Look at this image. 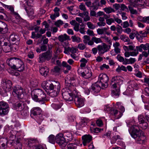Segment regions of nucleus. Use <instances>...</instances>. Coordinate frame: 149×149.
<instances>
[{
	"mask_svg": "<svg viewBox=\"0 0 149 149\" xmlns=\"http://www.w3.org/2000/svg\"><path fill=\"white\" fill-rule=\"evenodd\" d=\"M92 137L89 134L85 135L82 137L83 144L84 146L87 145L91 141Z\"/></svg>",
	"mask_w": 149,
	"mask_h": 149,
	"instance_id": "393cba45",
	"label": "nucleus"
},
{
	"mask_svg": "<svg viewBox=\"0 0 149 149\" xmlns=\"http://www.w3.org/2000/svg\"><path fill=\"white\" fill-rule=\"evenodd\" d=\"M91 131L92 133H98L100 132L102 129L98 128H93L91 127Z\"/></svg>",
	"mask_w": 149,
	"mask_h": 149,
	"instance_id": "37998d69",
	"label": "nucleus"
},
{
	"mask_svg": "<svg viewBox=\"0 0 149 149\" xmlns=\"http://www.w3.org/2000/svg\"><path fill=\"white\" fill-rule=\"evenodd\" d=\"M60 90V84L59 82H56L55 85L54 91L50 93V96L53 97L56 96L58 94Z\"/></svg>",
	"mask_w": 149,
	"mask_h": 149,
	"instance_id": "2eb2a0df",
	"label": "nucleus"
},
{
	"mask_svg": "<svg viewBox=\"0 0 149 149\" xmlns=\"http://www.w3.org/2000/svg\"><path fill=\"white\" fill-rule=\"evenodd\" d=\"M83 42L85 44H87L88 45L89 42L91 41V40H90V37L88 36L85 35L83 36Z\"/></svg>",
	"mask_w": 149,
	"mask_h": 149,
	"instance_id": "e433bc0d",
	"label": "nucleus"
},
{
	"mask_svg": "<svg viewBox=\"0 0 149 149\" xmlns=\"http://www.w3.org/2000/svg\"><path fill=\"white\" fill-rule=\"evenodd\" d=\"M30 84L33 87H35L38 86V83L36 80H32L30 82Z\"/></svg>",
	"mask_w": 149,
	"mask_h": 149,
	"instance_id": "13d9d810",
	"label": "nucleus"
},
{
	"mask_svg": "<svg viewBox=\"0 0 149 149\" xmlns=\"http://www.w3.org/2000/svg\"><path fill=\"white\" fill-rule=\"evenodd\" d=\"M55 140L56 143L62 147H65L67 145L65 139L62 133L57 134L55 137Z\"/></svg>",
	"mask_w": 149,
	"mask_h": 149,
	"instance_id": "9d476101",
	"label": "nucleus"
},
{
	"mask_svg": "<svg viewBox=\"0 0 149 149\" xmlns=\"http://www.w3.org/2000/svg\"><path fill=\"white\" fill-rule=\"evenodd\" d=\"M131 1V5L134 7H141L142 6H148L149 4L146 0H130Z\"/></svg>",
	"mask_w": 149,
	"mask_h": 149,
	"instance_id": "9b49d317",
	"label": "nucleus"
},
{
	"mask_svg": "<svg viewBox=\"0 0 149 149\" xmlns=\"http://www.w3.org/2000/svg\"><path fill=\"white\" fill-rule=\"evenodd\" d=\"M139 36V34L138 32L134 30H132V32L130 33L129 37L131 39H133L136 36L137 38Z\"/></svg>",
	"mask_w": 149,
	"mask_h": 149,
	"instance_id": "72a5a7b5",
	"label": "nucleus"
},
{
	"mask_svg": "<svg viewBox=\"0 0 149 149\" xmlns=\"http://www.w3.org/2000/svg\"><path fill=\"white\" fill-rule=\"evenodd\" d=\"M12 82L10 80H6L3 83V88L6 92L10 91L12 89Z\"/></svg>",
	"mask_w": 149,
	"mask_h": 149,
	"instance_id": "f3484780",
	"label": "nucleus"
},
{
	"mask_svg": "<svg viewBox=\"0 0 149 149\" xmlns=\"http://www.w3.org/2000/svg\"><path fill=\"white\" fill-rule=\"evenodd\" d=\"M131 6V4L130 6H128L129 10H130L131 13L132 14H135L137 13V11L136 10H134L133 9L132 7Z\"/></svg>",
	"mask_w": 149,
	"mask_h": 149,
	"instance_id": "4d7b16f0",
	"label": "nucleus"
},
{
	"mask_svg": "<svg viewBox=\"0 0 149 149\" xmlns=\"http://www.w3.org/2000/svg\"><path fill=\"white\" fill-rule=\"evenodd\" d=\"M123 27L124 28H126L130 26L129 24L127 21H125L123 23L121 24Z\"/></svg>",
	"mask_w": 149,
	"mask_h": 149,
	"instance_id": "338daca9",
	"label": "nucleus"
},
{
	"mask_svg": "<svg viewBox=\"0 0 149 149\" xmlns=\"http://www.w3.org/2000/svg\"><path fill=\"white\" fill-rule=\"evenodd\" d=\"M81 75L84 78L88 79L91 77L92 75V73L90 69L88 68H85L84 71L82 72Z\"/></svg>",
	"mask_w": 149,
	"mask_h": 149,
	"instance_id": "b1692460",
	"label": "nucleus"
},
{
	"mask_svg": "<svg viewBox=\"0 0 149 149\" xmlns=\"http://www.w3.org/2000/svg\"><path fill=\"white\" fill-rule=\"evenodd\" d=\"M63 134L66 140H67L68 141H71L72 140V135L70 132H66Z\"/></svg>",
	"mask_w": 149,
	"mask_h": 149,
	"instance_id": "473e14b6",
	"label": "nucleus"
},
{
	"mask_svg": "<svg viewBox=\"0 0 149 149\" xmlns=\"http://www.w3.org/2000/svg\"><path fill=\"white\" fill-rule=\"evenodd\" d=\"M9 39L10 41L12 42H18L20 40L19 36L15 33L11 34L9 37Z\"/></svg>",
	"mask_w": 149,
	"mask_h": 149,
	"instance_id": "2f4dec72",
	"label": "nucleus"
},
{
	"mask_svg": "<svg viewBox=\"0 0 149 149\" xmlns=\"http://www.w3.org/2000/svg\"><path fill=\"white\" fill-rule=\"evenodd\" d=\"M88 121L86 118H84L81 119V122L79 123L81 127H83L87 125Z\"/></svg>",
	"mask_w": 149,
	"mask_h": 149,
	"instance_id": "79ce46f5",
	"label": "nucleus"
},
{
	"mask_svg": "<svg viewBox=\"0 0 149 149\" xmlns=\"http://www.w3.org/2000/svg\"><path fill=\"white\" fill-rule=\"evenodd\" d=\"M138 120L140 125L145 121V118L144 116L142 115H140L138 116Z\"/></svg>",
	"mask_w": 149,
	"mask_h": 149,
	"instance_id": "3c124183",
	"label": "nucleus"
},
{
	"mask_svg": "<svg viewBox=\"0 0 149 149\" xmlns=\"http://www.w3.org/2000/svg\"><path fill=\"white\" fill-rule=\"evenodd\" d=\"M117 32L119 34H120L122 32L123 29L121 26L118 25L116 29Z\"/></svg>",
	"mask_w": 149,
	"mask_h": 149,
	"instance_id": "052dcab7",
	"label": "nucleus"
},
{
	"mask_svg": "<svg viewBox=\"0 0 149 149\" xmlns=\"http://www.w3.org/2000/svg\"><path fill=\"white\" fill-rule=\"evenodd\" d=\"M8 63L12 68L19 71H22L24 70V63L19 58H11L8 61Z\"/></svg>",
	"mask_w": 149,
	"mask_h": 149,
	"instance_id": "7ed1b4c3",
	"label": "nucleus"
},
{
	"mask_svg": "<svg viewBox=\"0 0 149 149\" xmlns=\"http://www.w3.org/2000/svg\"><path fill=\"white\" fill-rule=\"evenodd\" d=\"M41 110L39 107H36L32 109L31 111V116L34 119L38 122L40 123L43 118L41 114Z\"/></svg>",
	"mask_w": 149,
	"mask_h": 149,
	"instance_id": "20e7f679",
	"label": "nucleus"
},
{
	"mask_svg": "<svg viewBox=\"0 0 149 149\" xmlns=\"http://www.w3.org/2000/svg\"><path fill=\"white\" fill-rule=\"evenodd\" d=\"M35 149H47V148L45 145L39 144L35 146Z\"/></svg>",
	"mask_w": 149,
	"mask_h": 149,
	"instance_id": "5fc2aeb1",
	"label": "nucleus"
},
{
	"mask_svg": "<svg viewBox=\"0 0 149 149\" xmlns=\"http://www.w3.org/2000/svg\"><path fill=\"white\" fill-rule=\"evenodd\" d=\"M114 22V20L112 18H109L108 19H107L106 20V23L109 25H111L112 23H113Z\"/></svg>",
	"mask_w": 149,
	"mask_h": 149,
	"instance_id": "69168bd1",
	"label": "nucleus"
},
{
	"mask_svg": "<svg viewBox=\"0 0 149 149\" xmlns=\"http://www.w3.org/2000/svg\"><path fill=\"white\" fill-rule=\"evenodd\" d=\"M76 93V91H74L72 93H70L69 91L63 92L62 91V95L63 98L66 101H71L73 100L74 97V94Z\"/></svg>",
	"mask_w": 149,
	"mask_h": 149,
	"instance_id": "f8f14e48",
	"label": "nucleus"
},
{
	"mask_svg": "<svg viewBox=\"0 0 149 149\" xmlns=\"http://www.w3.org/2000/svg\"><path fill=\"white\" fill-rule=\"evenodd\" d=\"M108 80V77L106 74H101L99 75L98 79L99 81L98 82L102 87L106 88L107 87Z\"/></svg>",
	"mask_w": 149,
	"mask_h": 149,
	"instance_id": "1a4fd4ad",
	"label": "nucleus"
},
{
	"mask_svg": "<svg viewBox=\"0 0 149 149\" xmlns=\"http://www.w3.org/2000/svg\"><path fill=\"white\" fill-rule=\"evenodd\" d=\"M42 90L40 89H35L32 91L31 92V95L33 100L37 102Z\"/></svg>",
	"mask_w": 149,
	"mask_h": 149,
	"instance_id": "dca6fc26",
	"label": "nucleus"
},
{
	"mask_svg": "<svg viewBox=\"0 0 149 149\" xmlns=\"http://www.w3.org/2000/svg\"><path fill=\"white\" fill-rule=\"evenodd\" d=\"M104 11L107 13L109 14L112 12H115L114 10L111 7H106L103 9Z\"/></svg>",
	"mask_w": 149,
	"mask_h": 149,
	"instance_id": "4c0bfd02",
	"label": "nucleus"
},
{
	"mask_svg": "<svg viewBox=\"0 0 149 149\" xmlns=\"http://www.w3.org/2000/svg\"><path fill=\"white\" fill-rule=\"evenodd\" d=\"M49 72V69L47 67H45L41 68L40 70V74L45 77L46 76Z\"/></svg>",
	"mask_w": 149,
	"mask_h": 149,
	"instance_id": "7c9ffc66",
	"label": "nucleus"
},
{
	"mask_svg": "<svg viewBox=\"0 0 149 149\" xmlns=\"http://www.w3.org/2000/svg\"><path fill=\"white\" fill-rule=\"evenodd\" d=\"M86 24L88 26V27L90 29H95L96 26L95 25L93 24L91 22H88Z\"/></svg>",
	"mask_w": 149,
	"mask_h": 149,
	"instance_id": "8fccbe9b",
	"label": "nucleus"
},
{
	"mask_svg": "<svg viewBox=\"0 0 149 149\" xmlns=\"http://www.w3.org/2000/svg\"><path fill=\"white\" fill-rule=\"evenodd\" d=\"M49 142L52 143L54 144L56 142L55 137L54 136L51 134L48 137Z\"/></svg>",
	"mask_w": 149,
	"mask_h": 149,
	"instance_id": "58836bf2",
	"label": "nucleus"
},
{
	"mask_svg": "<svg viewBox=\"0 0 149 149\" xmlns=\"http://www.w3.org/2000/svg\"><path fill=\"white\" fill-rule=\"evenodd\" d=\"M58 39L61 42H63L66 40H70V38L69 36L66 34H64L59 36L58 37Z\"/></svg>",
	"mask_w": 149,
	"mask_h": 149,
	"instance_id": "c85d7f7f",
	"label": "nucleus"
},
{
	"mask_svg": "<svg viewBox=\"0 0 149 149\" xmlns=\"http://www.w3.org/2000/svg\"><path fill=\"white\" fill-rule=\"evenodd\" d=\"M6 140L3 138L0 137V149H5Z\"/></svg>",
	"mask_w": 149,
	"mask_h": 149,
	"instance_id": "c9c22d12",
	"label": "nucleus"
},
{
	"mask_svg": "<svg viewBox=\"0 0 149 149\" xmlns=\"http://www.w3.org/2000/svg\"><path fill=\"white\" fill-rule=\"evenodd\" d=\"M52 56V52L50 51H47L40 54L39 55L38 62L41 63L50 60Z\"/></svg>",
	"mask_w": 149,
	"mask_h": 149,
	"instance_id": "39448f33",
	"label": "nucleus"
},
{
	"mask_svg": "<svg viewBox=\"0 0 149 149\" xmlns=\"http://www.w3.org/2000/svg\"><path fill=\"white\" fill-rule=\"evenodd\" d=\"M14 97H17L18 98H21L22 97V89H14L12 93Z\"/></svg>",
	"mask_w": 149,
	"mask_h": 149,
	"instance_id": "a878e982",
	"label": "nucleus"
},
{
	"mask_svg": "<svg viewBox=\"0 0 149 149\" xmlns=\"http://www.w3.org/2000/svg\"><path fill=\"white\" fill-rule=\"evenodd\" d=\"M98 53L100 55H102L109 50L107 45L105 43H103L102 45H99L97 47Z\"/></svg>",
	"mask_w": 149,
	"mask_h": 149,
	"instance_id": "4468645a",
	"label": "nucleus"
},
{
	"mask_svg": "<svg viewBox=\"0 0 149 149\" xmlns=\"http://www.w3.org/2000/svg\"><path fill=\"white\" fill-rule=\"evenodd\" d=\"M122 78L116 76L112 78L111 80V93L113 95L118 96L120 94V86L123 83Z\"/></svg>",
	"mask_w": 149,
	"mask_h": 149,
	"instance_id": "f257e3e1",
	"label": "nucleus"
},
{
	"mask_svg": "<svg viewBox=\"0 0 149 149\" xmlns=\"http://www.w3.org/2000/svg\"><path fill=\"white\" fill-rule=\"evenodd\" d=\"M25 9L29 16L33 15L34 14V10L32 7L27 6L25 8Z\"/></svg>",
	"mask_w": 149,
	"mask_h": 149,
	"instance_id": "f704fd0d",
	"label": "nucleus"
},
{
	"mask_svg": "<svg viewBox=\"0 0 149 149\" xmlns=\"http://www.w3.org/2000/svg\"><path fill=\"white\" fill-rule=\"evenodd\" d=\"M121 10L123 11H127L128 9L127 6L125 4H120V7Z\"/></svg>",
	"mask_w": 149,
	"mask_h": 149,
	"instance_id": "0e129e2a",
	"label": "nucleus"
},
{
	"mask_svg": "<svg viewBox=\"0 0 149 149\" xmlns=\"http://www.w3.org/2000/svg\"><path fill=\"white\" fill-rule=\"evenodd\" d=\"M63 24V22L61 20H58L56 22L54 23L55 25L58 27H60L61 25H62Z\"/></svg>",
	"mask_w": 149,
	"mask_h": 149,
	"instance_id": "bf43d9fd",
	"label": "nucleus"
},
{
	"mask_svg": "<svg viewBox=\"0 0 149 149\" xmlns=\"http://www.w3.org/2000/svg\"><path fill=\"white\" fill-rule=\"evenodd\" d=\"M130 130H132L131 133L132 136L135 139L137 142L140 144L144 143L146 137L143 132L139 130L137 127L134 125L130 127Z\"/></svg>",
	"mask_w": 149,
	"mask_h": 149,
	"instance_id": "f03ea898",
	"label": "nucleus"
},
{
	"mask_svg": "<svg viewBox=\"0 0 149 149\" xmlns=\"http://www.w3.org/2000/svg\"><path fill=\"white\" fill-rule=\"evenodd\" d=\"M113 46L114 47V51L115 52L114 53V52H113V50H112L111 52V54L113 56H114L116 55V54L120 53V43L118 42H116L113 44Z\"/></svg>",
	"mask_w": 149,
	"mask_h": 149,
	"instance_id": "a211bd4d",
	"label": "nucleus"
},
{
	"mask_svg": "<svg viewBox=\"0 0 149 149\" xmlns=\"http://www.w3.org/2000/svg\"><path fill=\"white\" fill-rule=\"evenodd\" d=\"M94 42L96 44L100 43L102 42V41L101 39L100 38H97L95 37H93L92 38L91 41L89 42L88 43V45L92 46L94 45Z\"/></svg>",
	"mask_w": 149,
	"mask_h": 149,
	"instance_id": "cd10ccee",
	"label": "nucleus"
},
{
	"mask_svg": "<svg viewBox=\"0 0 149 149\" xmlns=\"http://www.w3.org/2000/svg\"><path fill=\"white\" fill-rule=\"evenodd\" d=\"M148 56V53L146 51H143L142 52V54L139 55V60H141L143 56H144L145 57H147Z\"/></svg>",
	"mask_w": 149,
	"mask_h": 149,
	"instance_id": "49530a36",
	"label": "nucleus"
},
{
	"mask_svg": "<svg viewBox=\"0 0 149 149\" xmlns=\"http://www.w3.org/2000/svg\"><path fill=\"white\" fill-rule=\"evenodd\" d=\"M71 38L73 42H75L77 43H79L80 42L81 39L79 37H77L75 36H73L71 37Z\"/></svg>",
	"mask_w": 149,
	"mask_h": 149,
	"instance_id": "a18cd8bd",
	"label": "nucleus"
},
{
	"mask_svg": "<svg viewBox=\"0 0 149 149\" xmlns=\"http://www.w3.org/2000/svg\"><path fill=\"white\" fill-rule=\"evenodd\" d=\"M116 105L118 106V107L120 110L121 113H123L125 111V108L122 105V103L121 102H117L116 103Z\"/></svg>",
	"mask_w": 149,
	"mask_h": 149,
	"instance_id": "a19ab883",
	"label": "nucleus"
},
{
	"mask_svg": "<svg viewBox=\"0 0 149 149\" xmlns=\"http://www.w3.org/2000/svg\"><path fill=\"white\" fill-rule=\"evenodd\" d=\"M3 51L6 53L9 52L11 50V47L9 45L8 46L3 47Z\"/></svg>",
	"mask_w": 149,
	"mask_h": 149,
	"instance_id": "e2e57ef3",
	"label": "nucleus"
},
{
	"mask_svg": "<svg viewBox=\"0 0 149 149\" xmlns=\"http://www.w3.org/2000/svg\"><path fill=\"white\" fill-rule=\"evenodd\" d=\"M77 147V145L75 144L69 143L67 146L68 149H76Z\"/></svg>",
	"mask_w": 149,
	"mask_h": 149,
	"instance_id": "de8ad7c7",
	"label": "nucleus"
},
{
	"mask_svg": "<svg viewBox=\"0 0 149 149\" xmlns=\"http://www.w3.org/2000/svg\"><path fill=\"white\" fill-rule=\"evenodd\" d=\"M140 127L143 130H146L148 128V123L145 121L140 125Z\"/></svg>",
	"mask_w": 149,
	"mask_h": 149,
	"instance_id": "c03bdc74",
	"label": "nucleus"
},
{
	"mask_svg": "<svg viewBox=\"0 0 149 149\" xmlns=\"http://www.w3.org/2000/svg\"><path fill=\"white\" fill-rule=\"evenodd\" d=\"M75 103L76 106L78 107H81L84 105L85 99L77 95L76 94H74Z\"/></svg>",
	"mask_w": 149,
	"mask_h": 149,
	"instance_id": "ddd939ff",
	"label": "nucleus"
},
{
	"mask_svg": "<svg viewBox=\"0 0 149 149\" xmlns=\"http://www.w3.org/2000/svg\"><path fill=\"white\" fill-rule=\"evenodd\" d=\"M140 21L143 22L145 23L149 24V16L148 17H144L142 18V19H140Z\"/></svg>",
	"mask_w": 149,
	"mask_h": 149,
	"instance_id": "09e8293b",
	"label": "nucleus"
},
{
	"mask_svg": "<svg viewBox=\"0 0 149 149\" xmlns=\"http://www.w3.org/2000/svg\"><path fill=\"white\" fill-rule=\"evenodd\" d=\"M15 106L17 109L21 111L22 116H26L29 114V110L26 104H24L22 102L18 103L16 104Z\"/></svg>",
	"mask_w": 149,
	"mask_h": 149,
	"instance_id": "0eeeda50",
	"label": "nucleus"
},
{
	"mask_svg": "<svg viewBox=\"0 0 149 149\" xmlns=\"http://www.w3.org/2000/svg\"><path fill=\"white\" fill-rule=\"evenodd\" d=\"M120 39L125 42L129 41L130 40V39L128 37L124 36L123 35H121L120 36Z\"/></svg>",
	"mask_w": 149,
	"mask_h": 149,
	"instance_id": "864d4df0",
	"label": "nucleus"
},
{
	"mask_svg": "<svg viewBox=\"0 0 149 149\" xmlns=\"http://www.w3.org/2000/svg\"><path fill=\"white\" fill-rule=\"evenodd\" d=\"M64 53L66 54H70L71 51V47H64Z\"/></svg>",
	"mask_w": 149,
	"mask_h": 149,
	"instance_id": "603ef678",
	"label": "nucleus"
},
{
	"mask_svg": "<svg viewBox=\"0 0 149 149\" xmlns=\"http://www.w3.org/2000/svg\"><path fill=\"white\" fill-rule=\"evenodd\" d=\"M121 139V138L119 135L114 136L112 138L111 142L112 144H113L115 143L117 140Z\"/></svg>",
	"mask_w": 149,
	"mask_h": 149,
	"instance_id": "ea45409f",
	"label": "nucleus"
},
{
	"mask_svg": "<svg viewBox=\"0 0 149 149\" xmlns=\"http://www.w3.org/2000/svg\"><path fill=\"white\" fill-rule=\"evenodd\" d=\"M0 3L2 5V6H3V7L10 10L11 13L15 16L16 18H17V19L19 18V15L17 13L14 12V9L13 6H8L4 4L2 2H0Z\"/></svg>",
	"mask_w": 149,
	"mask_h": 149,
	"instance_id": "6ab92c4d",
	"label": "nucleus"
},
{
	"mask_svg": "<svg viewBox=\"0 0 149 149\" xmlns=\"http://www.w3.org/2000/svg\"><path fill=\"white\" fill-rule=\"evenodd\" d=\"M141 45L142 46V49H143L144 50H146L149 49V44L146 43L145 45L143 44H141Z\"/></svg>",
	"mask_w": 149,
	"mask_h": 149,
	"instance_id": "774afa93",
	"label": "nucleus"
},
{
	"mask_svg": "<svg viewBox=\"0 0 149 149\" xmlns=\"http://www.w3.org/2000/svg\"><path fill=\"white\" fill-rule=\"evenodd\" d=\"M42 86L45 90H52L54 89L55 85L52 83H49L47 81H45L42 82Z\"/></svg>",
	"mask_w": 149,
	"mask_h": 149,
	"instance_id": "aec40b11",
	"label": "nucleus"
},
{
	"mask_svg": "<svg viewBox=\"0 0 149 149\" xmlns=\"http://www.w3.org/2000/svg\"><path fill=\"white\" fill-rule=\"evenodd\" d=\"M109 29V27H108L107 28L104 27L102 29H98L97 30V33L98 35L107 34V35H109L111 34L110 31H108Z\"/></svg>",
	"mask_w": 149,
	"mask_h": 149,
	"instance_id": "4be33fe9",
	"label": "nucleus"
},
{
	"mask_svg": "<svg viewBox=\"0 0 149 149\" xmlns=\"http://www.w3.org/2000/svg\"><path fill=\"white\" fill-rule=\"evenodd\" d=\"M62 65L63 67H66L68 70H70L71 69V66L68 65L66 62L63 61L62 63Z\"/></svg>",
	"mask_w": 149,
	"mask_h": 149,
	"instance_id": "6e6d98bb",
	"label": "nucleus"
},
{
	"mask_svg": "<svg viewBox=\"0 0 149 149\" xmlns=\"http://www.w3.org/2000/svg\"><path fill=\"white\" fill-rule=\"evenodd\" d=\"M62 105L58 104L55 103H53L52 104V107L54 109H59L61 107Z\"/></svg>",
	"mask_w": 149,
	"mask_h": 149,
	"instance_id": "680f3d73",
	"label": "nucleus"
},
{
	"mask_svg": "<svg viewBox=\"0 0 149 149\" xmlns=\"http://www.w3.org/2000/svg\"><path fill=\"white\" fill-rule=\"evenodd\" d=\"M101 85L99 84L98 82H97L92 85L91 88H90V90L95 93H97L99 92L101 90Z\"/></svg>",
	"mask_w": 149,
	"mask_h": 149,
	"instance_id": "412c9836",
	"label": "nucleus"
},
{
	"mask_svg": "<svg viewBox=\"0 0 149 149\" xmlns=\"http://www.w3.org/2000/svg\"><path fill=\"white\" fill-rule=\"evenodd\" d=\"M104 110L107 111L109 113H110L115 116V118L116 119L120 118L122 115L123 113L118 110L113 109L111 108L109 105L105 106Z\"/></svg>",
	"mask_w": 149,
	"mask_h": 149,
	"instance_id": "6e6552de",
	"label": "nucleus"
},
{
	"mask_svg": "<svg viewBox=\"0 0 149 149\" xmlns=\"http://www.w3.org/2000/svg\"><path fill=\"white\" fill-rule=\"evenodd\" d=\"M39 97L38 98V100L37 102H42V103L45 101L46 99V95L44 92L42 90L40 94Z\"/></svg>",
	"mask_w": 149,
	"mask_h": 149,
	"instance_id": "c756f323",
	"label": "nucleus"
},
{
	"mask_svg": "<svg viewBox=\"0 0 149 149\" xmlns=\"http://www.w3.org/2000/svg\"><path fill=\"white\" fill-rule=\"evenodd\" d=\"M8 31L7 25L4 22L0 21V33L4 34Z\"/></svg>",
	"mask_w": 149,
	"mask_h": 149,
	"instance_id": "bb28decb",
	"label": "nucleus"
},
{
	"mask_svg": "<svg viewBox=\"0 0 149 149\" xmlns=\"http://www.w3.org/2000/svg\"><path fill=\"white\" fill-rule=\"evenodd\" d=\"M29 146L31 149H34L36 145L39 143V141L37 139H30L28 140L27 141Z\"/></svg>",
	"mask_w": 149,
	"mask_h": 149,
	"instance_id": "5701e85b",
	"label": "nucleus"
},
{
	"mask_svg": "<svg viewBox=\"0 0 149 149\" xmlns=\"http://www.w3.org/2000/svg\"><path fill=\"white\" fill-rule=\"evenodd\" d=\"M10 107L8 103L1 101L0 102V116H2L7 115L10 111Z\"/></svg>",
	"mask_w": 149,
	"mask_h": 149,
	"instance_id": "423d86ee",
	"label": "nucleus"
}]
</instances>
